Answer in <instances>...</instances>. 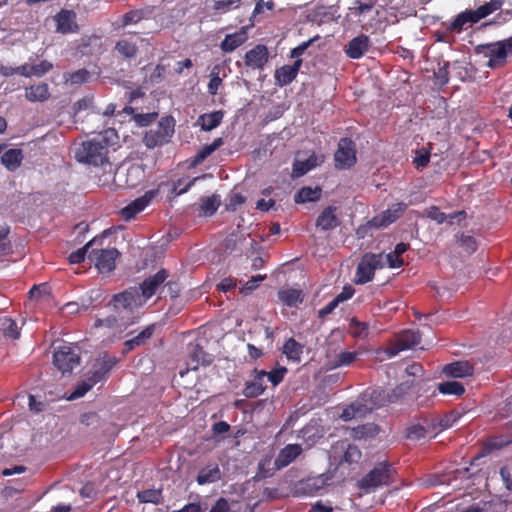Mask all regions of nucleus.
I'll use <instances>...</instances> for the list:
<instances>
[{
    "mask_svg": "<svg viewBox=\"0 0 512 512\" xmlns=\"http://www.w3.org/2000/svg\"><path fill=\"white\" fill-rule=\"evenodd\" d=\"M118 135L115 129L109 128L99 133L97 138L83 141L75 152L78 162L101 166L108 163V147L115 144Z\"/></svg>",
    "mask_w": 512,
    "mask_h": 512,
    "instance_id": "f257e3e1",
    "label": "nucleus"
},
{
    "mask_svg": "<svg viewBox=\"0 0 512 512\" xmlns=\"http://www.w3.org/2000/svg\"><path fill=\"white\" fill-rule=\"evenodd\" d=\"M396 471L388 461L378 462L373 469L358 482V487L366 493L393 482Z\"/></svg>",
    "mask_w": 512,
    "mask_h": 512,
    "instance_id": "f03ea898",
    "label": "nucleus"
},
{
    "mask_svg": "<svg viewBox=\"0 0 512 512\" xmlns=\"http://www.w3.org/2000/svg\"><path fill=\"white\" fill-rule=\"evenodd\" d=\"M145 303L146 302L140 295L139 289L134 286L114 294L108 305L124 319V315H133L134 312Z\"/></svg>",
    "mask_w": 512,
    "mask_h": 512,
    "instance_id": "7ed1b4c3",
    "label": "nucleus"
},
{
    "mask_svg": "<svg viewBox=\"0 0 512 512\" xmlns=\"http://www.w3.org/2000/svg\"><path fill=\"white\" fill-rule=\"evenodd\" d=\"M174 126L175 121L172 117L162 118L155 127L146 131L143 137L144 145L152 149L168 143L174 134Z\"/></svg>",
    "mask_w": 512,
    "mask_h": 512,
    "instance_id": "20e7f679",
    "label": "nucleus"
},
{
    "mask_svg": "<svg viewBox=\"0 0 512 512\" xmlns=\"http://www.w3.org/2000/svg\"><path fill=\"white\" fill-rule=\"evenodd\" d=\"M385 266L383 254L366 253L358 263L355 273L356 284H366L373 280L375 271Z\"/></svg>",
    "mask_w": 512,
    "mask_h": 512,
    "instance_id": "39448f33",
    "label": "nucleus"
},
{
    "mask_svg": "<svg viewBox=\"0 0 512 512\" xmlns=\"http://www.w3.org/2000/svg\"><path fill=\"white\" fill-rule=\"evenodd\" d=\"M80 354L77 347L59 346L53 354V364L62 375L71 374L80 365Z\"/></svg>",
    "mask_w": 512,
    "mask_h": 512,
    "instance_id": "423d86ee",
    "label": "nucleus"
},
{
    "mask_svg": "<svg viewBox=\"0 0 512 512\" xmlns=\"http://www.w3.org/2000/svg\"><path fill=\"white\" fill-rule=\"evenodd\" d=\"M420 342L421 335L418 331L404 330L396 335L395 339L388 344L384 352L388 357H394L401 351L420 344Z\"/></svg>",
    "mask_w": 512,
    "mask_h": 512,
    "instance_id": "0eeeda50",
    "label": "nucleus"
},
{
    "mask_svg": "<svg viewBox=\"0 0 512 512\" xmlns=\"http://www.w3.org/2000/svg\"><path fill=\"white\" fill-rule=\"evenodd\" d=\"M337 169H349L356 164V146L350 138H341L334 154Z\"/></svg>",
    "mask_w": 512,
    "mask_h": 512,
    "instance_id": "6e6552de",
    "label": "nucleus"
},
{
    "mask_svg": "<svg viewBox=\"0 0 512 512\" xmlns=\"http://www.w3.org/2000/svg\"><path fill=\"white\" fill-rule=\"evenodd\" d=\"M119 255L116 248L92 249L88 258L100 273H110L115 269V261Z\"/></svg>",
    "mask_w": 512,
    "mask_h": 512,
    "instance_id": "1a4fd4ad",
    "label": "nucleus"
},
{
    "mask_svg": "<svg viewBox=\"0 0 512 512\" xmlns=\"http://www.w3.org/2000/svg\"><path fill=\"white\" fill-rule=\"evenodd\" d=\"M477 52L488 58L487 67L491 69L504 67L507 63L506 50L500 41L480 45Z\"/></svg>",
    "mask_w": 512,
    "mask_h": 512,
    "instance_id": "9d476101",
    "label": "nucleus"
},
{
    "mask_svg": "<svg viewBox=\"0 0 512 512\" xmlns=\"http://www.w3.org/2000/svg\"><path fill=\"white\" fill-rule=\"evenodd\" d=\"M187 349V367L184 371L179 372L181 377L187 374L190 370L195 371L200 366H209L213 362L212 355L208 354L199 343H189Z\"/></svg>",
    "mask_w": 512,
    "mask_h": 512,
    "instance_id": "9b49d317",
    "label": "nucleus"
},
{
    "mask_svg": "<svg viewBox=\"0 0 512 512\" xmlns=\"http://www.w3.org/2000/svg\"><path fill=\"white\" fill-rule=\"evenodd\" d=\"M168 276L169 274L167 270L160 269L154 275L147 277L139 287H137L145 302L154 296L160 289L162 290L163 284L166 282Z\"/></svg>",
    "mask_w": 512,
    "mask_h": 512,
    "instance_id": "f8f14e48",
    "label": "nucleus"
},
{
    "mask_svg": "<svg viewBox=\"0 0 512 512\" xmlns=\"http://www.w3.org/2000/svg\"><path fill=\"white\" fill-rule=\"evenodd\" d=\"M407 209V204L404 202H398L391 205L387 210L381 214L373 217L369 222V226L373 228L387 227L397 219H399Z\"/></svg>",
    "mask_w": 512,
    "mask_h": 512,
    "instance_id": "ddd939ff",
    "label": "nucleus"
},
{
    "mask_svg": "<svg viewBox=\"0 0 512 512\" xmlns=\"http://www.w3.org/2000/svg\"><path fill=\"white\" fill-rule=\"evenodd\" d=\"M511 443H512V421L506 427L505 432L500 433L498 435L491 436L486 439V441L483 444L481 453L478 456L473 458V461L471 462V464H473V462L478 460L480 457H483L486 454H489L494 450H499Z\"/></svg>",
    "mask_w": 512,
    "mask_h": 512,
    "instance_id": "4468645a",
    "label": "nucleus"
},
{
    "mask_svg": "<svg viewBox=\"0 0 512 512\" xmlns=\"http://www.w3.org/2000/svg\"><path fill=\"white\" fill-rule=\"evenodd\" d=\"M268 60L269 51L264 44H257L248 50L243 58L245 66L252 70H263Z\"/></svg>",
    "mask_w": 512,
    "mask_h": 512,
    "instance_id": "2eb2a0df",
    "label": "nucleus"
},
{
    "mask_svg": "<svg viewBox=\"0 0 512 512\" xmlns=\"http://www.w3.org/2000/svg\"><path fill=\"white\" fill-rule=\"evenodd\" d=\"M303 452L300 444H288L283 447L274 460V470H281L295 461Z\"/></svg>",
    "mask_w": 512,
    "mask_h": 512,
    "instance_id": "dca6fc26",
    "label": "nucleus"
},
{
    "mask_svg": "<svg viewBox=\"0 0 512 512\" xmlns=\"http://www.w3.org/2000/svg\"><path fill=\"white\" fill-rule=\"evenodd\" d=\"M153 191H147L143 196L136 198L124 208L121 209L120 214L125 221L132 220L137 214L142 212L151 202L154 197Z\"/></svg>",
    "mask_w": 512,
    "mask_h": 512,
    "instance_id": "f3484780",
    "label": "nucleus"
},
{
    "mask_svg": "<svg viewBox=\"0 0 512 512\" xmlns=\"http://www.w3.org/2000/svg\"><path fill=\"white\" fill-rule=\"evenodd\" d=\"M338 207L328 206L323 209L316 219V227L322 231H331L340 226Z\"/></svg>",
    "mask_w": 512,
    "mask_h": 512,
    "instance_id": "a211bd4d",
    "label": "nucleus"
},
{
    "mask_svg": "<svg viewBox=\"0 0 512 512\" xmlns=\"http://www.w3.org/2000/svg\"><path fill=\"white\" fill-rule=\"evenodd\" d=\"M117 358L104 352L94 364V370L91 372L90 378L92 384H96L103 380L107 373L116 365Z\"/></svg>",
    "mask_w": 512,
    "mask_h": 512,
    "instance_id": "6ab92c4d",
    "label": "nucleus"
},
{
    "mask_svg": "<svg viewBox=\"0 0 512 512\" xmlns=\"http://www.w3.org/2000/svg\"><path fill=\"white\" fill-rule=\"evenodd\" d=\"M302 65V59H297L292 65H283L275 70V82L278 86H287L297 77Z\"/></svg>",
    "mask_w": 512,
    "mask_h": 512,
    "instance_id": "aec40b11",
    "label": "nucleus"
},
{
    "mask_svg": "<svg viewBox=\"0 0 512 512\" xmlns=\"http://www.w3.org/2000/svg\"><path fill=\"white\" fill-rule=\"evenodd\" d=\"M325 160V157L323 154H316L312 153L306 160L300 161L295 160L293 163L292 178H299L312 169L320 166Z\"/></svg>",
    "mask_w": 512,
    "mask_h": 512,
    "instance_id": "412c9836",
    "label": "nucleus"
},
{
    "mask_svg": "<svg viewBox=\"0 0 512 512\" xmlns=\"http://www.w3.org/2000/svg\"><path fill=\"white\" fill-rule=\"evenodd\" d=\"M370 44V38L361 34L348 42L345 46V53L350 59H360L368 51Z\"/></svg>",
    "mask_w": 512,
    "mask_h": 512,
    "instance_id": "4be33fe9",
    "label": "nucleus"
},
{
    "mask_svg": "<svg viewBox=\"0 0 512 512\" xmlns=\"http://www.w3.org/2000/svg\"><path fill=\"white\" fill-rule=\"evenodd\" d=\"M54 20L56 22L57 31L62 34L78 31L76 13L73 10H60V12L55 15Z\"/></svg>",
    "mask_w": 512,
    "mask_h": 512,
    "instance_id": "5701e85b",
    "label": "nucleus"
},
{
    "mask_svg": "<svg viewBox=\"0 0 512 512\" xmlns=\"http://www.w3.org/2000/svg\"><path fill=\"white\" fill-rule=\"evenodd\" d=\"M255 376L251 381L246 382L242 394L246 398H256L263 394L266 389L264 384L265 370H254Z\"/></svg>",
    "mask_w": 512,
    "mask_h": 512,
    "instance_id": "b1692460",
    "label": "nucleus"
},
{
    "mask_svg": "<svg viewBox=\"0 0 512 512\" xmlns=\"http://www.w3.org/2000/svg\"><path fill=\"white\" fill-rule=\"evenodd\" d=\"M156 326L157 325L155 323L150 324L146 326L142 331L137 333V335L127 339L124 342L123 353L126 354L135 349L136 347L146 344V342L153 336L156 330Z\"/></svg>",
    "mask_w": 512,
    "mask_h": 512,
    "instance_id": "393cba45",
    "label": "nucleus"
},
{
    "mask_svg": "<svg viewBox=\"0 0 512 512\" xmlns=\"http://www.w3.org/2000/svg\"><path fill=\"white\" fill-rule=\"evenodd\" d=\"M304 352V345L290 337L284 342L282 353L285 355L289 362L299 364L302 361Z\"/></svg>",
    "mask_w": 512,
    "mask_h": 512,
    "instance_id": "a878e982",
    "label": "nucleus"
},
{
    "mask_svg": "<svg viewBox=\"0 0 512 512\" xmlns=\"http://www.w3.org/2000/svg\"><path fill=\"white\" fill-rule=\"evenodd\" d=\"M220 479L221 471L217 464H209L201 468L196 477V481L199 485L215 483Z\"/></svg>",
    "mask_w": 512,
    "mask_h": 512,
    "instance_id": "bb28decb",
    "label": "nucleus"
},
{
    "mask_svg": "<svg viewBox=\"0 0 512 512\" xmlns=\"http://www.w3.org/2000/svg\"><path fill=\"white\" fill-rule=\"evenodd\" d=\"M24 155L23 151L18 148H12L5 151L1 156V163L6 167L9 171L17 170L23 161Z\"/></svg>",
    "mask_w": 512,
    "mask_h": 512,
    "instance_id": "cd10ccee",
    "label": "nucleus"
},
{
    "mask_svg": "<svg viewBox=\"0 0 512 512\" xmlns=\"http://www.w3.org/2000/svg\"><path fill=\"white\" fill-rule=\"evenodd\" d=\"M247 40L245 31H239L232 34H227L223 41L220 43V48L225 53H230L244 44Z\"/></svg>",
    "mask_w": 512,
    "mask_h": 512,
    "instance_id": "c85d7f7f",
    "label": "nucleus"
},
{
    "mask_svg": "<svg viewBox=\"0 0 512 512\" xmlns=\"http://www.w3.org/2000/svg\"><path fill=\"white\" fill-rule=\"evenodd\" d=\"M436 426L431 421L425 420V425L412 424L406 429V437L410 440H420L430 433L435 434Z\"/></svg>",
    "mask_w": 512,
    "mask_h": 512,
    "instance_id": "c756f323",
    "label": "nucleus"
},
{
    "mask_svg": "<svg viewBox=\"0 0 512 512\" xmlns=\"http://www.w3.org/2000/svg\"><path fill=\"white\" fill-rule=\"evenodd\" d=\"M443 373L449 377L462 378L473 373V367L468 362H453L443 368Z\"/></svg>",
    "mask_w": 512,
    "mask_h": 512,
    "instance_id": "7c9ffc66",
    "label": "nucleus"
},
{
    "mask_svg": "<svg viewBox=\"0 0 512 512\" xmlns=\"http://www.w3.org/2000/svg\"><path fill=\"white\" fill-rule=\"evenodd\" d=\"M223 117L224 113L221 110L204 113L198 117L197 124H199L204 131H211L220 125Z\"/></svg>",
    "mask_w": 512,
    "mask_h": 512,
    "instance_id": "2f4dec72",
    "label": "nucleus"
},
{
    "mask_svg": "<svg viewBox=\"0 0 512 512\" xmlns=\"http://www.w3.org/2000/svg\"><path fill=\"white\" fill-rule=\"evenodd\" d=\"M278 298L284 305L295 307L303 302L304 295L302 290L288 288L279 290Z\"/></svg>",
    "mask_w": 512,
    "mask_h": 512,
    "instance_id": "473e14b6",
    "label": "nucleus"
},
{
    "mask_svg": "<svg viewBox=\"0 0 512 512\" xmlns=\"http://www.w3.org/2000/svg\"><path fill=\"white\" fill-rule=\"evenodd\" d=\"M0 332L6 339L16 340L20 337V328L17 322L8 316H0Z\"/></svg>",
    "mask_w": 512,
    "mask_h": 512,
    "instance_id": "72a5a7b5",
    "label": "nucleus"
},
{
    "mask_svg": "<svg viewBox=\"0 0 512 512\" xmlns=\"http://www.w3.org/2000/svg\"><path fill=\"white\" fill-rule=\"evenodd\" d=\"M25 97L30 102H43L50 97L48 85L39 83L32 85L25 90Z\"/></svg>",
    "mask_w": 512,
    "mask_h": 512,
    "instance_id": "f704fd0d",
    "label": "nucleus"
},
{
    "mask_svg": "<svg viewBox=\"0 0 512 512\" xmlns=\"http://www.w3.org/2000/svg\"><path fill=\"white\" fill-rule=\"evenodd\" d=\"M461 416L462 414L459 411L451 410L440 418L432 419L431 422L436 426L435 435L452 427L453 424L461 418Z\"/></svg>",
    "mask_w": 512,
    "mask_h": 512,
    "instance_id": "c9c22d12",
    "label": "nucleus"
},
{
    "mask_svg": "<svg viewBox=\"0 0 512 512\" xmlns=\"http://www.w3.org/2000/svg\"><path fill=\"white\" fill-rule=\"evenodd\" d=\"M322 190L320 187L311 188L308 186L302 187L294 195V201L297 204L316 202L321 197Z\"/></svg>",
    "mask_w": 512,
    "mask_h": 512,
    "instance_id": "e433bc0d",
    "label": "nucleus"
},
{
    "mask_svg": "<svg viewBox=\"0 0 512 512\" xmlns=\"http://www.w3.org/2000/svg\"><path fill=\"white\" fill-rule=\"evenodd\" d=\"M324 485L321 477H309L298 482L297 490L303 494H314Z\"/></svg>",
    "mask_w": 512,
    "mask_h": 512,
    "instance_id": "4c0bfd02",
    "label": "nucleus"
},
{
    "mask_svg": "<svg viewBox=\"0 0 512 512\" xmlns=\"http://www.w3.org/2000/svg\"><path fill=\"white\" fill-rule=\"evenodd\" d=\"M224 144V140L221 137L215 138L211 144L203 146L194 156L193 163L200 164L214 151L220 148Z\"/></svg>",
    "mask_w": 512,
    "mask_h": 512,
    "instance_id": "58836bf2",
    "label": "nucleus"
},
{
    "mask_svg": "<svg viewBox=\"0 0 512 512\" xmlns=\"http://www.w3.org/2000/svg\"><path fill=\"white\" fill-rule=\"evenodd\" d=\"M115 50L124 58L132 59L135 58L138 53V47L136 43L131 42L127 39H121L116 42Z\"/></svg>",
    "mask_w": 512,
    "mask_h": 512,
    "instance_id": "ea45409f",
    "label": "nucleus"
},
{
    "mask_svg": "<svg viewBox=\"0 0 512 512\" xmlns=\"http://www.w3.org/2000/svg\"><path fill=\"white\" fill-rule=\"evenodd\" d=\"M137 499L140 503L160 504L163 499L161 489H146L137 493Z\"/></svg>",
    "mask_w": 512,
    "mask_h": 512,
    "instance_id": "a19ab883",
    "label": "nucleus"
},
{
    "mask_svg": "<svg viewBox=\"0 0 512 512\" xmlns=\"http://www.w3.org/2000/svg\"><path fill=\"white\" fill-rule=\"evenodd\" d=\"M415 385L414 380L405 381L396 386L391 392H388L386 401L394 403L404 397Z\"/></svg>",
    "mask_w": 512,
    "mask_h": 512,
    "instance_id": "79ce46f5",
    "label": "nucleus"
},
{
    "mask_svg": "<svg viewBox=\"0 0 512 512\" xmlns=\"http://www.w3.org/2000/svg\"><path fill=\"white\" fill-rule=\"evenodd\" d=\"M438 391L444 395L461 396L465 392L464 386L457 381H445L438 384Z\"/></svg>",
    "mask_w": 512,
    "mask_h": 512,
    "instance_id": "37998d69",
    "label": "nucleus"
},
{
    "mask_svg": "<svg viewBox=\"0 0 512 512\" xmlns=\"http://www.w3.org/2000/svg\"><path fill=\"white\" fill-rule=\"evenodd\" d=\"M378 426L373 423L359 425L352 429L351 435L355 439H362L366 437H373L378 434Z\"/></svg>",
    "mask_w": 512,
    "mask_h": 512,
    "instance_id": "c03bdc74",
    "label": "nucleus"
},
{
    "mask_svg": "<svg viewBox=\"0 0 512 512\" xmlns=\"http://www.w3.org/2000/svg\"><path fill=\"white\" fill-rule=\"evenodd\" d=\"M219 206L220 196L214 194L202 199L200 209L205 216H212L217 211Z\"/></svg>",
    "mask_w": 512,
    "mask_h": 512,
    "instance_id": "a18cd8bd",
    "label": "nucleus"
},
{
    "mask_svg": "<svg viewBox=\"0 0 512 512\" xmlns=\"http://www.w3.org/2000/svg\"><path fill=\"white\" fill-rule=\"evenodd\" d=\"M363 405L359 402H354L346 407L341 413V419L344 421H349L358 416L364 415V413L368 410V408L363 409ZM372 408H369L371 410Z\"/></svg>",
    "mask_w": 512,
    "mask_h": 512,
    "instance_id": "49530a36",
    "label": "nucleus"
},
{
    "mask_svg": "<svg viewBox=\"0 0 512 512\" xmlns=\"http://www.w3.org/2000/svg\"><path fill=\"white\" fill-rule=\"evenodd\" d=\"M376 3L377 0H355L350 11L354 16H361L371 12Z\"/></svg>",
    "mask_w": 512,
    "mask_h": 512,
    "instance_id": "de8ad7c7",
    "label": "nucleus"
},
{
    "mask_svg": "<svg viewBox=\"0 0 512 512\" xmlns=\"http://www.w3.org/2000/svg\"><path fill=\"white\" fill-rule=\"evenodd\" d=\"M222 78L220 77V66L216 65L212 68L210 73V81L208 83V93L212 96L218 93L219 87L222 85Z\"/></svg>",
    "mask_w": 512,
    "mask_h": 512,
    "instance_id": "09e8293b",
    "label": "nucleus"
},
{
    "mask_svg": "<svg viewBox=\"0 0 512 512\" xmlns=\"http://www.w3.org/2000/svg\"><path fill=\"white\" fill-rule=\"evenodd\" d=\"M94 243L95 239H92L89 242H87L82 248H79L78 250L72 252L68 257L69 262L71 264H80L81 262H83L85 260L86 254H89V249L93 246Z\"/></svg>",
    "mask_w": 512,
    "mask_h": 512,
    "instance_id": "8fccbe9b",
    "label": "nucleus"
},
{
    "mask_svg": "<svg viewBox=\"0 0 512 512\" xmlns=\"http://www.w3.org/2000/svg\"><path fill=\"white\" fill-rule=\"evenodd\" d=\"M458 243L467 254H472L477 250L476 239L471 235L462 233L458 239Z\"/></svg>",
    "mask_w": 512,
    "mask_h": 512,
    "instance_id": "3c124183",
    "label": "nucleus"
},
{
    "mask_svg": "<svg viewBox=\"0 0 512 512\" xmlns=\"http://www.w3.org/2000/svg\"><path fill=\"white\" fill-rule=\"evenodd\" d=\"M357 356H358V353H356V352H350V351L340 352L335 358L334 367L348 366L356 360Z\"/></svg>",
    "mask_w": 512,
    "mask_h": 512,
    "instance_id": "603ef678",
    "label": "nucleus"
},
{
    "mask_svg": "<svg viewBox=\"0 0 512 512\" xmlns=\"http://www.w3.org/2000/svg\"><path fill=\"white\" fill-rule=\"evenodd\" d=\"M361 457L362 453L359 450V448L355 445L349 444L343 454L342 461L347 462L349 464L357 463L360 461Z\"/></svg>",
    "mask_w": 512,
    "mask_h": 512,
    "instance_id": "864d4df0",
    "label": "nucleus"
},
{
    "mask_svg": "<svg viewBox=\"0 0 512 512\" xmlns=\"http://www.w3.org/2000/svg\"><path fill=\"white\" fill-rule=\"evenodd\" d=\"M287 373L288 369L284 366H281L270 372H266L265 377L268 378L273 386H277L284 380V377Z\"/></svg>",
    "mask_w": 512,
    "mask_h": 512,
    "instance_id": "5fc2aeb1",
    "label": "nucleus"
},
{
    "mask_svg": "<svg viewBox=\"0 0 512 512\" xmlns=\"http://www.w3.org/2000/svg\"><path fill=\"white\" fill-rule=\"evenodd\" d=\"M199 178L198 177H195L191 180H187L185 178H180L178 179L175 183H174V186H173V191L177 194V195H181V194H184L186 193L194 184L195 182L198 180Z\"/></svg>",
    "mask_w": 512,
    "mask_h": 512,
    "instance_id": "6e6d98bb",
    "label": "nucleus"
},
{
    "mask_svg": "<svg viewBox=\"0 0 512 512\" xmlns=\"http://www.w3.org/2000/svg\"><path fill=\"white\" fill-rule=\"evenodd\" d=\"M503 5V0H491L484 5L479 6V13L483 15L484 18L492 14L493 12L501 9Z\"/></svg>",
    "mask_w": 512,
    "mask_h": 512,
    "instance_id": "4d7b16f0",
    "label": "nucleus"
},
{
    "mask_svg": "<svg viewBox=\"0 0 512 512\" xmlns=\"http://www.w3.org/2000/svg\"><path fill=\"white\" fill-rule=\"evenodd\" d=\"M144 18L143 10H131L125 13L122 17L123 26H127L130 24H136L140 22Z\"/></svg>",
    "mask_w": 512,
    "mask_h": 512,
    "instance_id": "13d9d810",
    "label": "nucleus"
},
{
    "mask_svg": "<svg viewBox=\"0 0 512 512\" xmlns=\"http://www.w3.org/2000/svg\"><path fill=\"white\" fill-rule=\"evenodd\" d=\"M265 278H266V275H260V274L252 276L251 279L249 281H247L240 288V293L245 294V295L251 293L253 290H255L258 287L260 282L265 280Z\"/></svg>",
    "mask_w": 512,
    "mask_h": 512,
    "instance_id": "bf43d9fd",
    "label": "nucleus"
},
{
    "mask_svg": "<svg viewBox=\"0 0 512 512\" xmlns=\"http://www.w3.org/2000/svg\"><path fill=\"white\" fill-rule=\"evenodd\" d=\"M241 0H218L215 1L213 9L225 13L231 9L237 8Z\"/></svg>",
    "mask_w": 512,
    "mask_h": 512,
    "instance_id": "052dcab7",
    "label": "nucleus"
},
{
    "mask_svg": "<svg viewBox=\"0 0 512 512\" xmlns=\"http://www.w3.org/2000/svg\"><path fill=\"white\" fill-rule=\"evenodd\" d=\"M387 398L388 392H386L383 389H375L372 391L370 395L371 401L377 407H382L385 406L386 404H389L390 402L386 401Z\"/></svg>",
    "mask_w": 512,
    "mask_h": 512,
    "instance_id": "680f3d73",
    "label": "nucleus"
},
{
    "mask_svg": "<svg viewBox=\"0 0 512 512\" xmlns=\"http://www.w3.org/2000/svg\"><path fill=\"white\" fill-rule=\"evenodd\" d=\"M90 73L86 69L77 70L69 75L68 81L71 84H83L88 81Z\"/></svg>",
    "mask_w": 512,
    "mask_h": 512,
    "instance_id": "e2e57ef3",
    "label": "nucleus"
},
{
    "mask_svg": "<svg viewBox=\"0 0 512 512\" xmlns=\"http://www.w3.org/2000/svg\"><path fill=\"white\" fill-rule=\"evenodd\" d=\"M467 24V19L465 16V12L459 13L450 23L448 29L452 32H460L463 30L464 26Z\"/></svg>",
    "mask_w": 512,
    "mask_h": 512,
    "instance_id": "0e129e2a",
    "label": "nucleus"
},
{
    "mask_svg": "<svg viewBox=\"0 0 512 512\" xmlns=\"http://www.w3.org/2000/svg\"><path fill=\"white\" fill-rule=\"evenodd\" d=\"M449 63L446 62L443 66L439 67L437 72H435V78L437 83L441 86L448 84L449 82Z\"/></svg>",
    "mask_w": 512,
    "mask_h": 512,
    "instance_id": "69168bd1",
    "label": "nucleus"
},
{
    "mask_svg": "<svg viewBox=\"0 0 512 512\" xmlns=\"http://www.w3.org/2000/svg\"><path fill=\"white\" fill-rule=\"evenodd\" d=\"M383 262L387 264L389 268H400L404 265L403 258L398 257L393 252L383 256Z\"/></svg>",
    "mask_w": 512,
    "mask_h": 512,
    "instance_id": "338daca9",
    "label": "nucleus"
},
{
    "mask_svg": "<svg viewBox=\"0 0 512 512\" xmlns=\"http://www.w3.org/2000/svg\"><path fill=\"white\" fill-rule=\"evenodd\" d=\"M430 161V152L423 149L418 152L417 155L413 159V163L417 168H424L428 165Z\"/></svg>",
    "mask_w": 512,
    "mask_h": 512,
    "instance_id": "774afa93",
    "label": "nucleus"
}]
</instances>
